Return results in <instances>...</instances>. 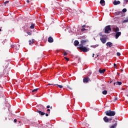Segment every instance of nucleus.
I'll use <instances>...</instances> for the list:
<instances>
[{"instance_id": "obj_31", "label": "nucleus", "mask_w": 128, "mask_h": 128, "mask_svg": "<svg viewBox=\"0 0 128 128\" xmlns=\"http://www.w3.org/2000/svg\"><path fill=\"white\" fill-rule=\"evenodd\" d=\"M64 56H68V53L66 52H64Z\"/></svg>"}, {"instance_id": "obj_21", "label": "nucleus", "mask_w": 128, "mask_h": 128, "mask_svg": "<svg viewBox=\"0 0 128 128\" xmlns=\"http://www.w3.org/2000/svg\"><path fill=\"white\" fill-rule=\"evenodd\" d=\"M34 40H29V44H34Z\"/></svg>"}, {"instance_id": "obj_32", "label": "nucleus", "mask_w": 128, "mask_h": 128, "mask_svg": "<svg viewBox=\"0 0 128 128\" xmlns=\"http://www.w3.org/2000/svg\"><path fill=\"white\" fill-rule=\"evenodd\" d=\"M86 30V28H82L81 29V30H82V32H84V30Z\"/></svg>"}, {"instance_id": "obj_34", "label": "nucleus", "mask_w": 128, "mask_h": 128, "mask_svg": "<svg viewBox=\"0 0 128 128\" xmlns=\"http://www.w3.org/2000/svg\"><path fill=\"white\" fill-rule=\"evenodd\" d=\"M114 100H118V97L114 98Z\"/></svg>"}, {"instance_id": "obj_16", "label": "nucleus", "mask_w": 128, "mask_h": 128, "mask_svg": "<svg viewBox=\"0 0 128 128\" xmlns=\"http://www.w3.org/2000/svg\"><path fill=\"white\" fill-rule=\"evenodd\" d=\"M116 126H118V122L115 121V123L114 124H113L112 126L110 128H115Z\"/></svg>"}, {"instance_id": "obj_8", "label": "nucleus", "mask_w": 128, "mask_h": 128, "mask_svg": "<svg viewBox=\"0 0 128 128\" xmlns=\"http://www.w3.org/2000/svg\"><path fill=\"white\" fill-rule=\"evenodd\" d=\"M48 86H58L60 88H64V86L62 85H58V84H48Z\"/></svg>"}, {"instance_id": "obj_41", "label": "nucleus", "mask_w": 128, "mask_h": 128, "mask_svg": "<svg viewBox=\"0 0 128 128\" xmlns=\"http://www.w3.org/2000/svg\"><path fill=\"white\" fill-rule=\"evenodd\" d=\"M84 26H86V24L83 25V26H82V28H84Z\"/></svg>"}, {"instance_id": "obj_49", "label": "nucleus", "mask_w": 128, "mask_h": 128, "mask_svg": "<svg viewBox=\"0 0 128 128\" xmlns=\"http://www.w3.org/2000/svg\"><path fill=\"white\" fill-rule=\"evenodd\" d=\"M97 56H98V55H97Z\"/></svg>"}, {"instance_id": "obj_10", "label": "nucleus", "mask_w": 128, "mask_h": 128, "mask_svg": "<svg viewBox=\"0 0 128 128\" xmlns=\"http://www.w3.org/2000/svg\"><path fill=\"white\" fill-rule=\"evenodd\" d=\"M122 34V32H117L116 34V38L118 39V37Z\"/></svg>"}, {"instance_id": "obj_1", "label": "nucleus", "mask_w": 128, "mask_h": 128, "mask_svg": "<svg viewBox=\"0 0 128 128\" xmlns=\"http://www.w3.org/2000/svg\"><path fill=\"white\" fill-rule=\"evenodd\" d=\"M105 114L106 116H116V112L110 110L106 111Z\"/></svg>"}, {"instance_id": "obj_50", "label": "nucleus", "mask_w": 128, "mask_h": 128, "mask_svg": "<svg viewBox=\"0 0 128 128\" xmlns=\"http://www.w3.org/2000/svg\"><path fill=\"white\" fill-rule=\"evenodd\" d=\"M52 108V107L51 106V107H50V108Z\"/></svg>"}, {"instance_id": "obj_7", "label": "nucleus", "mask_w": 128, "mask_h": 128, "mask_svg": "<svg viewBox=\"0 0 128 128\" xmlns=\"http://www.w3.org/2000/svg\"><path fill=\"white\" fill-rule=\"evenodd\" d=\"M100 40H101L103 44H106V38H100Z\"/></svg>"}, {"instance_id": "obj_19", "label": "nucleus", "mask_w": 128, "mask_h": 128, "mask_svg": "<svg viewBox=\"0 0 128 128\" xmlns=\"http://www.w3.org/2000/svg\"><path fill=\"white\" fill-rule=\"evenodd\" d=\"M98 72H99L100 74H104V72H106V69H104L102 70L100 69L98 70Z\"/></svg>"}, {"instance_id": "obj_22", "label": "nucleus", "mask_w": 128, "mask_h": 128, "mask_svg": "<svg viewBox=\"0 0 128 128\" xmlns=\"http://www.w3.org/2000/svg\"><path fill=\"white\" fill-rule=\"evenodd\" d=\"M98 44L91 46V48H98Z\"/></svg>"}, {"instance_id": "obj_15", "label": "nucleus", "mask_w": 128, "mask_h": 128, "mask_svg": "<svg viewBox=\"0 0 128 128\" xmlns=\"http://www.w3.org/2000/svg\"><path fill=\"white\" fill-rule=\"evenodd\" d=\"M106 46H109L110 48H112V42H108L106 44Z\"/></svg>"}, {"instance_id": "obj_33", "label": "nucleus", "mask_w": 128, "mask_h": 128, "mask_svg": "<svg viewBox=\"0 0 128 128\" xmlns=\"http://www.w3.org/2000/svg\"><path fill=\"white\" fill-rule=\"evenodd\" d=\"M114 68H116V64H114Z\"/></svg>"}, {"instance_id": "obj_40", "label": "nucleus", "mask_w": 128, "mask_h": 128, "mask_svg": "<svg viewBox=\"0 0 128 128\" xmlns=\"http://www.w3.org/2000/svg\"><path fill=\"white\" fill-rule=\"evenodd\" d=\"M26 2H28H28H30V0H27Z\"/></svg>"}, {"instance_id": "obj_38", "label": "nucleus", "mask_w": 128, "mask_h": 128, "mask_svg": "<svg viewBox=\"0 0 128 128\" xmlns=\"http://www.w3.org/2000/svg\"><path fill=\"white\" fill-rule=\"evenodd\" d=\"M11 48H14V45H12Z\"/></svg>"}, {"instance_id": "obj_37", "label": "nucleus", "mask_w": 128, "mask_h": 128, "mask_svg": "<svg viewBox=\"0 0 128 128\" xmlns=\"http://www.w3.org/2000/svg\"><path fill=\"white\" fill-rule=\"evenodd\" d=\"M47 112H50V110L48 109V110H47Z\"/></svg>"}, {"instance_id": "obj_45", "label": "nucleus", "mask_w": 128, "mask_h": 128, "mask_svg": "<svg viewBox=\"0 0 128 128\" xmlns=\"http://www.w3.org/2000/svg\"><path fill=\"white\" fill-rule=\"evenodd\" d=\"M112 81L110 82V84H112Z\"/></svg>"}, {"instance_id": "obj_24", "label": "nucleus", "mask_w": 128, "mask_h": 128, "mask_svg": "<svg viewBox=\"0 0 128 128\" xmlns=\"http://www.w3.org/2000/svg\"><path fill=\"white\" fill-rule=\"evenodd\" d=\"M37 90H38V88L33 90H32V92H36Z\"/></svg>"}, {"instance_id": "obj_20", "label": "nucleus", "mask_w": 128, "mask_h": 128, "mask_svg": "<svg viewBox=\"0 0 128 128\" xmlns=\"http://www.w3.org/2000/svg\"><path fill=\"white\" fill-rule=\"evenodd\" d=\"M34 26H35L34 24V23H31V25H30V28H31V29H34Z\"/></svg>"}, {"instance_id": "obj_44", "label": "nucleus", "mask_w": 128, "mask_h": 128, "mask_svg": "<svg viewBox=\"0 0 128 128\" xmlns=\"http://www.w3.org/2000/svg\"><path fill=\"white\" fill-rule=\"evenodd\" d=\"M94 54H92V58H94Z\"/></svg>"}, {"instance_id": "obj_42", "label": "nucleus", "mask_w": 128, "mask_h": 128, "mask_svg": "<svg viewBox=\"0 0 128 128\" xmlns=\"http://www.w3.org/2000/svg\"><path fill=\"white\" fill-rule=\"evenodd\" d=\"M46 114V116H48V114Z\"/></svg>"}, {"instance_id": "obj_2", "label": "nucleus", "mask_w": 128, "mask_h": 128, "mask_svg": "<svg viewBox=\"0 0 128 128\" xmlns=\"http://www.w3.org/2000/svg\"><path fill=\"white\" fill-rule=\"evenodd\" d=\"M78 48L80 49L81 52H88L90 50L88 48L84 46H79Z\"/></svg>"}, {"instance_id": "obj_35", "label": "nucleus", "mask_w": 128, "mask_h": 128, "mask_svg": "<svg viewBox=\"0 0 128 128\" xmlns=\"http://www.w3.org/2000/svg\"><path fill=\"white\" fill-rule=\"evenodd\" d=\"M50 108V105H48V106H46V108Z\"/></svg>"}, {"instance_id": "obj_48", "label": "nucleus", "mask_w": 128, "mask_h": 128, "mask_svg": "<svg viewBox=\"0 0 128 128\" xmlns=\"http://www.w3.org/2000/svg\"><path fill=\"white\" fill-rule=\"evenodd\" d=\"M126 96H128V94L126 95Z\"/></svg>"}, {"instance_id": "obj_26", "label": "nucleus", "mask_w": 128, "mask_h": 128, "mask_svg": "<svg viewBox=\"0 0 128 128\" xmlns=\"http://www.w3.org/2000/svg\"><path fill=\"white\" fill-rule=\"evenodd\" d=\"M122 12H126V8H124Z\"/></svg>"}, {"instance_id": "obj_18", "label": "nucleus", "mask_w": 128, "mask_h": 128, "mask_svg": "<svg viewBox=\"0 0 128 128\" xmlns=\"http://www.w3.org/2000/svg\"><path fill=\"white\" fill-rule=\"evenodd\" d=\"M112 30L116 32H120V28L118 27H116V28H112Z\"/></svg>"}, {"instance_id": "obj_14", "label": "nucleus", "mask_w": 128, "mask_h": 128, "mask_svg": "<svg viewBox=\"0 0 128 128\" xmlns=\"http://www.w3.org/2000/svg\"><path fill=\"white\" fill-rule=\"evenodd\" d=\"M78 44H80V42H78V40H76L74 42V46H78Z\"/></svg>"}, {"instance_id": "obj_5", "label": "nucleus", "mask_w": 128, "mask_h": 128, "mask_svg": "<svg viewBox=\"0 0 128 128\" xmlns=\"http://www.w3.org/2000/svg\"><path fill=\"white\" fill-rule=\"evenodd\" d=\"M104 122H112V118H108V116H104L103 118Z\"/></svg>"}, {"instance_id": "obj_9", "label": "nucleus", "mask_w": 128, "mask_h": 128, "mask_svg": "<svg viewBox=\"0 0 128 128\" xmlns=\"http://www.w3.org/2000/svg\"><path fill=\"white\" fill-rule=\"evenodd\" d=\"M113 4H114V6H118V4H120V0H114L113 2Z\"/></svg>"}, {"instance_id": "obj_25", "label": "nucleus", "mask_w": 128, "mask_h": 128, "mask_svg": "<svg viewBox=\"0 0 128 128\" xmlns=\"http://www.w3.org/2000/svg\"><path fill=\"white\" fill-rule=\"evenodd\" d=\"M122 22H123V24H124V23H126V22H128V18H127V19H126V20H123V21H122Z\"/></svg>"}, {"instance_id": "obj_6", "label": "nucleus", "mask_w": 128, "mask_h": 128, "mask_svg": "<svg viewBox=\"0 0 128 128\" xmlns=\"http://www.w3.org/2000/svg\"><path fill=\"white\" fill-rule=\"evenodd\" d=\"M90 82V78L88 77H85L83 79V82Z\"/></svg>"}, {"instance_id": "obj_28", "label": "nucleus", "mask_w": 128, "mask_h": 128, "mask_svg": "<svg viewBox=\"0 0 128 128\" xmlns=\"http://www.w3.org/2000/svg\"><path fill=\"white\" fill-rule=\"evenodd\" d=\"M27 34L28 36H32V32H27Z\"/></svg>"}, {"instance_id": "obj_46", "label": "nucleus", "mask_w": 128, "mask_h": 128, "mask_svg": "<svg viewBox=\"0 0 128 128\" xmlns=\"http://www.w3.org/2000/svg\"><path fill=\"white\" fill-rule=\"evenodd\" d=\"M18 122H19L20 124V121H18Z\"/></svg>"}, {"instance_id": "obj_36", "label": "nucleus", "mask_w": 128, "mask_h": 128, "mask_svg": "<svg viewBox=\"0 0 128 128\" xmlns=\"http://www.w3.org/2000/svg\"><path fill=\"white\" fill-rule=\"evenodd\" d=\"M17 122L16 119H14V122Z\"/></svg>"}, {"instance_id": "obj_13", "label": "nucleus", "mask_w": 128, "mask_h": 128, "mask_svg": "<svg viewBox=\"0 0 128 128\" xmlns=\"http://www.w3.org/2000/svg\"><path fill=\"white\" fill-rule=\"evenodd\" d=\"M48 42L50 43L54 42V38H52V37H49L48 38Z\"/></svg>"}, {"instance_id": "obj_11", "label": "nucleus", "mask_w": 128, "mask_h": 128, "mask_svg": "<svg viewBox=\"0 0 128 128\" xmlns=\"http://www.w3.org/2000/svg\"><path fill=\"white\" fill-rule=\"evenodd\" d=\"M122 83L120 82H116L114 83V86H122Z\"/></svg>"}, {"instance_id": "obj_3", "label": "nucleus", "mask_w": 128, "mask_h": 128, "mask_svg": "<svg viewBox=\"0 0 128 128\" xmlns=\"http://www.w3.org/2000/svg\"><path fill=\"white\" fill-rule=\"evenodd\" d=\"M112 32V28L110 25H108L104 28L105 34H110Z\"/></svg>"}, {"instance_id": "obj_4", "label": "nucleus", "mask_w": 128, "mask_h": 128, "mask_svg": "<svg viewBox=\"0 0 128 128\" xmlns=\"http://www.w3.org/2000/svg\"><path fill=\"white\" fill-rule=\"evenodd\" d=\"M80 40V44H79V46H84L85 44H86L88 42V40L84 38V39H81Z\"/></svg>"}, {"instance_id": "obj_43", "label": "nucleus", "mask_w": 128, "mask_h": 128, "mask_svg": "<svg viewBox=\"0 0 128 128\" xmlns=\"http://www.w3.org/2000/svg\"><path fill=\"white\" fill-rule=\"evenodd\" d=\"M124 2H128V0H124Z\"/></svg>"}, {"instance_id": "obj_47", "label": "nucleus", "mask_w": 128, "mask_h": 128, "mask_svg": "<svg viewBox=\"0 0 128 128\" xmlns=\"http://www.w3.org/2000/svg\"><path fill=\"white\" fill-rule=\"evenodd\" d=\"M0 32H2V29L0 28Z\"/></svg>"}, {"instance_id": "obj_39", "label": "nucleus", "mask_w": 128, "mask_h": 128, "mask_svg": "<svg viewBox=\"0 0 128 128\" xmlns=\"http://www.w3.org/2000/svg\"><path fill=\"white\" fill-rule=\"evenodd\" d=\"M4 75V73H3L2 74V75H0V78L1 76H2Z\"/></svg>"}, {"instance_id": "obj_23", "label": "nucleus", "mask_w": 128, "mask_h": 128, "mask_svg": "<svg viewBox=\"0 0 128 128\" xmlns=\"http://www.w3.org/2000/svg\"><path fill=\"white\" fill-rule=\"evenodd\" d=\"M102 94H108V91L106 90H104L102 91Z\"/></svg>"}, {"instance_id": "obj_12", "label": "nucleus", "mask_w": 128, "mask_h": 128, "mask_svg": "<svg viewBox=\"0 0 128 128\" xmlns=\"http://www.w3.org/2000/svg\"><path fill=\"white\" fill-rule=\"evenodd\" d=\"M100 4L102 6H106V2L104 1V0H100Z\"/></svg>"}, {"instance_id": "obj_17", "label": "nucleus", "mask_w": 128, "mask_h": 128, "mask_svg": "<svg viewBox=\"0 0 128 128\" xmlns=\"http://www.w3.org/2000/svg\"><path fill=\"white\" fill-rule=\"evenodd\" d=\"M37 112H38V114H40V116H44V114H46V113H44L42 111H40L38 110H37Z\"/></svg>"}, {"instance_id": "obj_30", "label": "nucleus", "mask_w": 128, "mask_h": 128, "mask_svg": "<svg viewBox=\"0 0 128 128\" xmlns=\"http://www.w3.org/2000/svg\"><path fill=\"white\" fill-rule=\"evenodd\" d=\"M65 60H67L68 62L70 60V58H66V57H64Z\"/></svg>"}, {"instance_id": "obj_29", "label": "nucleus", "mask_w": 128, "mask_h": 128, "mask_svg": "<svg viewBox=\"0 0 128 128\" xmlns=\"http://www.w3.org/2000/svg\"><path fill=\"white\" fill-rule=\"evenodd\" d=\"M116 56H120V52H117Z\"/></svg>"}, {"instance_id": "obj_27", "label": "nucleus", "mask_w": 128, "mask_h": 128, "mask_svg": "<svg viewBox=\"0 0 128 128\" xmlns=\"http://www.w3.org/2000/svg\"><path fill=\"white\" fill-rule=\"evenodd\" d=\"M10 2L8 1H6L4 2V6H6V4H8Z\"/></svg>"}]
</instances>
